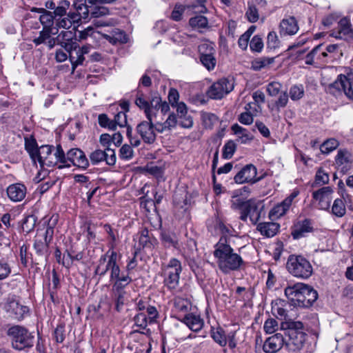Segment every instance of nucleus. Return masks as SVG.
I'll return each mask as SVG.
<instances>
[{
    "label": "nucleus",
    "mask_w": 353,
    "mask_h": 353,
    "mask_svg": "<svg viewBox=\"0 0 353 353\" xmlns=\"http://www.w3.org/2000/svg\"><path fill=\"white\" fill-rule=\"evenodd\" d=\"M213 254L216 259L219 268L224 274L238 270L243 263L241 256L234 252L225 236H222L215 244Z\"/></svg>",
    "instance_id": "1"
},
{
    "label": "nucleus",
    "mask_w": 353,
    "mask_h": 353,
    "mask_svg": "<svg viewBox=\"0 0 353 353\" xmlns=\"http://www.w3.org/2000/svg\"><path fill=\"white\" fill-rule=\"evenodd\" d=\"M285 294L294 306L309 307L317 299V292L310 285L297 283L285 289Z\"/></svg>",
    "instance_id": "2"
},
{
    "label": "nucleus",
    "mask_w": 353,
    "mask_h": 353,
    "mask_svg": "<svg viewBox=\"0 0 353 353\" xmlns=\"http://www.w3.org/2000/svg\"><path fill=\"white\" fill-rule=\"evenodd\" d=\"M284 332L285 350L289 352L300 351L306 340V334L303 332V324L301 321H289L281 323Z\"/></svg>",
    "instance_id": "3"
},
{
    "label": "nucleus",
    "mask_w": 353,
    "mask_h": 353,
    "mask_svg": "<svg viewBox=\"0 0 353 353\" xmlns=\"http://www.w3.org/2000/svg\"><path fill=\"white\" fill-rule=\"evenodd\" d=\"M178 321L182 323V326H187L193 332L200 331L203 325V320L199 315L190 312L192 303L188 298L182 299L178 297Z\"/></svg>",
    "instance_id": "4"
},
{
    "label": "nucleus",
    "mask_w": 353,
    "mask_h": 353,
    "mask_svg": "<svg viewBox=\"0 0 353 353\" xmlns=\"http://www.w3.org/2000/svg\"><path fill=\"white\" fill-rule=\"evenodd\" d=\"M7 335L13 349L21 351L33 347L34 336L25 327L13 325L7 330Z\"/></svg>",
    "instance_id": "5"
},
{
    "label": "nucleus",
    "mask_w": 353,
    "mask_h": 353,
    "mask_svg": "<svg viewBox=\"0 0 353 353\" xmlns=\"http://www.w3.org/2000/svg\"><path fill=\"white\" fill-rule=\"evenodd\" d=\"M286 268L292 275L303 279H308L313 272L310 262L301 255H290L288 259Z\"/></svg>",
    "instance_id": "6"
},
{
    "label": "nucleus",
    "mask_w": 353,
    "mask_h": 353,
    "mask_svg": "<svg viewBox=\"0 0 353 353\" xmlns=\"http://www.w3.org/2000/svg\"><path fill=\"white\" fill-rule=\"evenodd\" d=\"M353 71L345 74H340L337 79L328 86L330 93L336 94V92H343L351 99H353Z\"/></svg>",
    "instance_id": "7"
},
{
    "label": "nucleus",
    "mask_w": 353,
    "mask_h": 353,
    "mask_svg": "<svg viewBox=\"0 0 353 353\" xmlns=\"http://www.w3.org/2000/svg\"><path fill=\"white\" fill-rule=\"evenodd\" d=\"M154 117L147 118V121L140 122L136 127L137 133L145 143L152 144L157 138V125L155 126L153 120Z\"/></svg>",
    "instance_id": "8"
},
{
    "label": "nucleus",
    "mask_w": 353,
    "mask_h": 353,
    "mask_svg": "<svg viewBox=\"0 0 353 353\" xmlns=\"http://www.w3.org/2000/svg\"><path fill=\"white\" fill-rule=\"evenodd\" d=\"M234 89V83L225 78L214 82L207 91L208 96L212 99H221Z\"/></svg>",
    "instance_id": "9"
},
{
    "label": "nucleus",
    "mask_w": 353,
    "mask_h": 353,
    "mask_svg": "<svg viewBox=\"0 0 353 353\" xmlns=\"http://www.w3.org/2000/svg\"><path fill=\"white\" fill-rule=\"evenodd\" d=\"M284 332H282V329L280 332H278L270 337H268L263 345V350L266 353H275L280 350L282 347L285 349V341Z\"/></svg>",
    "instance_id": "10"
},
{
    "label": "nucleus",
    "mask_w": 353,
    "mask_h": 353,
    "mask_svg": "<svg viewBox=\"0 0 353 353\" xmlns=\"http://www.w3.org/2000/svg\"><path fill=\"white\" fill-rule=\"evenodd\" d=\"M67 166L70 167L71 164L81 168L85 169L89 165L88 159L84 152L79 148H72L66 154Z\"/></svg>",
    "instance_id": "11"
},
{
    "label": "nucleus",
    "mask_w": 353,
    "mask_h": 353,
    "mask_svg": "<svg viewBox=\"0 0 353 353\" xmlns=\"http://www.w3.org/2000/svg\"><path fill=\"white\" fill-rule=\"evenodd\" d=\"M164 285L174 294L176 288V259L170 260L164 270Z\"/></svg>",
    "instance_id": "12"
},
{
    "label": "nucleus",
    "mask_w": 353,
    "mask_h": 353,
    "mask_svg": "<svg viewBox=\"0 0 353 353\" xmlns=\"http://www.w3.org/2000/svg\"><path fill=\"white\" fill-rule=\"evenodd\" d=\"M57 43L63 48L68 52L76 50L78 44L75 33L71 30H63L56 37Z\"/></svg>",
    "instance_id": "13"
},
{
    "label": "nucleus",
    "mask_w": 353,
    "mask_h": 353,
    "mask_svg": "<svg viewBox=\"0 0 353 353\" xmlns=\"http://www.w3.org/2000/svg\"><path fill=\"white\" fill-rule=\"evenodd\" d=\"M333 190L330 186H325L313 192L312 197L319 202V208L321 210H329L332 199Z\"/></svg>",
    "instance_id": "14"
},
{
    "label": "nucleus",
    "mask_w": 353,
    "mask_h": 353,
    "mask_svg": "<svg viewBox=\"0 0 353 353\" xmlns=\"http://www.w3.org/2000/svg\"><path fill=\"white\" fill-rule=\"evenodd\" d=\"M305 63L307 65H314L327 63L325 51L323 44H319L315 46L305 57Z\"/></svg>",
    "instance_id": "15"
},
{
    "label": "nucleus",
    "mask_w": 353,
    "mask_h": 353,
    "mask_svg": "<svg viewBox=\"0 0 353 353\" xmlns=\"http://www.w3.org/2000/svg\"><path fill=\"white\" fill-rule=\"evenodd\" d=\"M256 168L252 164H248L244 166L234 177L236 183H254L259 180L256 179Z\"/></svg>",
    "instance_id": "16"
},
{
    "label": "nucleus",
    "mask_w": 353,
    "mask_h": 353,
    "mask_svg": "<svg viewBox=\"0 0 353 353\" xmlns=\"http://www.w3.org/2000/svg\"><path fill=\"white\" fill-rule=\"evenodd\" d=\"M160 101L159 96L153 97L150 101H148L146 98H136L135 104L141 110H144L146 118L154 117V110L159 105Z\"/></svg>",
    "instance_id": "17"
},
{
    "label": "nucleus",
    "mask_w": 353,
    "mask_h": 353,
    "mask_svg": "<svg viewBox=\"0 0 353 353\" xmlns=\"http://www.w3.org/2000/svg\"><path fill=\"white\" fill-rule=\"evenodd\" d=\"M325 57L327 63L339 61L344 54L345 47L342 43L324 45Z\"/></svg>",
    "instance_id": "18"
},
{
    "label": "nucleus",
    "mask_w": 353,
    "mask_h": 353,
    "mask_svg": "<svg viewBox=\"0 0 353 353\" xmlns=\"http://www.w3.org/2000/svg\"><path fill=\"white\" fill-rule=\"evenodd\" d=\"M6 192L10 200L19 202L26 197L27 188L23 183H16L10 185L6 189Z\"/></svg>",
    "instance_id": "19"
},
{
    "label": "nucleus",
    "mask_w": 353,
    "mask_h": 353,
    "mask_svg": "<svg viewBox=\"0 0 353 353\" xmlns=\"http://www.w3.org/2000/svg\"><path fill=\"white\" fill-rule=\"evenodd\" d=\"M106 253H108V259H105L104 262L106 272L110 271V279H116L118 277V274L121 272L120 267L117 262V253L114 250H110Z\"/></svg>",
    "instance_id": "20"
},
{
    "label": "nucleus",
    "mask_w": 353,
    "mask_h": 353,
    "mask_svg": "<svg viewBox=\"0 0 353 353\" xmlns=\"http://www.w3.org/2000/svg\"><path fill=\"white\" fill-rule=\"evenodd\" d=\"M299 29L298 22L294 17L284 18L279 24V33L281 36L294 35Z\"/></svg>",
    "instance_id": "21"
},
{
    "label": "nucleus",
    "mask_w": 353,
    "mask_h": 353,
    "mask_svg": "<svg viewBox=\"0 0 353 353\" xmlns=\"http://www.w3.org/2000/svg\"><path fill=\"white\" fill-rule=\"evenodd\" d=\"M99 33L112 45L126 43L128 40L125 32L117 28H112L108 33Z\"/></svg>",
    "instance_id": "22"
},
{
    "label": "nucleus",
    "mask_w": 353,
    "mask_h": 353,
    "mask_svg": "<svg viewBox=\"0 0 353 353\" xmlns=\"http://www.w3.org/2000/svg\"><path fill=\"white\" fill-rule=\"evenodd\" d=\"M6 310L10 317L19 321L23 319L28 309L26 306L19 304L18 301L12 300L7 303Z\"/></svg>",
    "instance_id": "23"
},
{
    "label": "nucleus",
    "mask_w": 353,
    "mask_h": 353,
    "mask_svg": "<svg viewBox=\"0 0 353 353\" xmlns=\"http://www.w3.org/2000/svg\"><path fill=\"white\" fill-rule=\"evenodd\" d=\"M54 147L50 145H43L39 148L36 161H38L41 167L47 165L52 167L53 161H52V152Z\"/></svg>",
    "instance_id": "24"
},
{
    "label": "nucleus",
    "mask_w": 353,
    "mask_h": 353,
    "mask_svg": "<svg viewBox=\"0 0 353 353\" xmlns=\"http://www.w3.org/2000/svg\"><path fill=\"white\" fill-rule=\"evenodd\" d=\"M336 163L341 167V170L344 173L349 170L352 164V157L351 153L347 150H339L335 158Z\"/></svg>",
    "instance_id": "25"
},
{
    "label": "nucleus",
    "mask_w": 353,
    "mask_h": 353,
    "mask_svg": "<svg viewBox=\"0 0 353 353\" xmlns=\"http://www.w3.org/2000/svg\"><path fill=\"white\" fill-rule=\"evenodd\" d=\"M178 125L184 128H190L193 125V119L188 114L187 107L183 102H178Z\"/></svg>",
    "instance_id": "26"
},
{
    "label": "nucleus",
    "mask_w": 353,
    "mask_h": 353,
    "mask_svg": "<svg viewBox=\"0 0 353 353\" xmlns=\"http://www.w3.org/2000/svg\"><path fill=\"white\" fill-rule=\"evenodd\" d=\"M261 203L253 200L246 201L247 213L249 214L250 220L252 224H256L261 217L262 208Z\"/></svg>",
    "instance_id": "27"
},
{
    "label": "nucleus",
    "mask_w": 353,
    "mask_h": 353,
    "mask_svg": "<svg viewBox=\"0 0 353 353\" xmlns=\"http://www.w3.org/2000/svg\"><path fill=\"white\" fill-rule=\"evenodd\" d=\"M313 230L312 222L310 219H305L303 221H299L295 225V229L292 232V236L295 239L303 237L306 233L311 232Z\"/></svg>",
    "instance_id": "28"
},
{
    "label": "nucleus",
    "mask_w": 353,
    "mask_h": 353,
    "mask_svg": "<svg viewBox=\"0 0 353 353\" xmlns=\"http://www.w3.org/2000/svg\"><path fill=\"white\" fill-rule=\"evenodd\" d=\"M280 228L279 224L274 222H263L257 225V230L266 237L274 236Z\"/></svg>",
    "instance_id": "29"
},
{
    "label": "nucleus",
    "mask_w": 353,
    "mask_h": 353,
    "mask_svg": "<svg viewBox=\"0 0 353 353\" xmlns=\"http://www.w3.org/2000/svg\"><path fill=\"white\" fill-rule=\"evenodd\" d=\"M231 129L237 137L236 141L240 143L246 144L253 139V136L237 123L234 124Z\"/></svg>",
    "instance_id": "30"
},
{
    "label": "nucleus",
    "mask_w": 353,
    "mask_h": 353,
    "mask_svg": "<svg viewBox=\"0 0 353 353\" xmlns=\"http://www.w3.org/2000/svg\"><path fill=\"white\" fill-rule=\"evenodd\" d=\"M110 281H114L112 285V292H125L124 288L132 281V278L126 275H121L118 274V277L113 279H110Z\"/></svg>",
    "instance_id": "31"
},
{
    "label": "nucleus",
    "mask_w": 353,
    "mask_h": 353,
    "mask_svg": "<svg viewBox=\"0 0 353 353\" xmlns=\"http://www.w3.org/2000/svg\"><path fill=\"white\" fill-rule=\"evenodd\" d=\"M53 151L54 152H52V161H53V163L52 167H54L59 163L61 164L58 166V168L59 169L67 166L66 154H65L61 145L60 144L57 145L55 150L54 149Z\"/></svg>",
    "instance_id": "32"
},
{
    "label": "nucleus",
    "mask_w": 353,
    "mask_h": 353,
    "mask_svg": "<svg viewBox=\"0 0 353 353\" xmlns=\"http://www.w3.org/2000/svg\"><path fill=\"white\" fill-rule=\"evenodd\" d=\"M25 150L29 154L32 161L36 163V158L37 157L39 148L38 147V144L34 137L31 136L29 138H25Z\"/></svg>",
    "instance_id": "33"
},
{
    "label": "nucleus",
    "mask_w": 353,
    "mask_h": 353,
    "mask_svg": "<svg viewBox=\"0 0 353 353\" xmlns=\"http://www.w3.org/2000/svg\"><path fill=\"white\" fill-rule=\"evenodd\" d=\"M155 239L152 236L147 228H143L139 232V242L143 248H151Z\"/></svg>",
    "instance_id": "34"
},
{
    "label": "nucleus",
    "mask_w": 353,
    "mask_h": 353,
    "mask_svg": "<svg viewBox=\"0 0 353 353\" xmlns=\"http://www.w3.org/2000/svg\"><path fill=\"white\" fill-rule=\"evenodd\" d=\"M176 125V116L174 113H172L169 115L165 122L157 124V131L159 132H163L175 128Z\"/></svg>",
    "instance_id": "35"
},
{
    "label": "nucleus",
    "mask_w": 353,
    "mask_h": 353,
    "mask_svg": "<svg viewBox=\"0 0 353 353\" xmlns=\"http://www.w3.org/2000/svg\"><path fill=\"white\" fill-rule=\"evenodd\" d=\"M201 117L203 126L208 129H212L219 120L216 114L206 112H201Z\"/></svg>",
    "instance_id": "36"
},
{
    "label": "nucleus",
    "mask_w": 353,
    "mask_h": 353,
    "mask_svg": "<svg viewBox=\"0 0 353 353\" xmlns=\"http://www.w3.org/2000/svg\"><path fill=\"white\" fill-rule=\"evenodd\" d=\"M161 239L167 248H176V234L173 231L165 230L161 232Z\"/></svg>",
    "instance_id": "37"
},
{
    "label": "nucleus",
    "mask_w": 353,
    "mask_h": 353,
    "mask_svg": "<svg viewBox=\"0 0 353 353\" xmlns=\"http://www.w3.org/2000/svg\"><path fill=\"white\" fill-rule=\"evenodd\" d=\"M292 198H286L281 203L275 206L272 210V214L281 216L285 214L292 205Z\"/></svg>",
    "instance_id": "38"
},
{
    "label": "nucleus",
    "mask_w": 353,
    "mask_h": 353,
    "mask_svg": "<svg viewBox=\"0 0 353 353\" xmlns=\"http://www.w3.org/2000/svg\"><path fill=\"white\" fill-rule=\"evenodd\" d=\"M189 24L193 28H208V20L204 16L197 15L190 19Z\"/></svg>",
    "instance_id": "39"
},
{
    "label": "nucleus",
    "mask_w": 353,
    "mask_h": 353,
    "mask_svg": "<svg viewBox=\"0 0 353 353\" xmlns=\"http://www.w3.org/2000/svg\"><path fill=\"white\" fill-rule=\"evenodd\" d=\"M285 304V301L281 299L276 300L274 302H272V312L277 316H280L281 318H284V319H286L288 314L287 310L283 308Z\"/></svg>",
    "instance_id": "40"
},
{
    "label": "nucleus",
    "mask_w": 353,
    "mask_h": 353,
    "mask_svg": "<svg viewBox=\"0 0 353 353\" xmlns=\"http://www.w3.org/2000/svg\"><path fill=\"white\" fill-rule=\"evenodd\" d=\"M346 208L343 201L341 199L334 200L332 207V213L336 217H342L345 214Z\"/></svg>",
    "instance_id": "41"
},
{
    "label": "nucleus",
    "mask_w": 353,
    "mask_h": 353,
    "mask_svg": "<svg viewBox=\"0 0 353 353\" xmlns=\"http://www.w3.org/2000/svg\"><path fill=\"white\" fill-rule=\"evenodd\" d=\"M339 145V141L334 138L325 141L320 146V150L323 154H329L334 150Z\"/></svg>",
    "instance_id": "42"
},
{
    "label": "nucleus",
    "mask_w": 353,
    "mask_h": 353,
    "mask_svg": "<svg viewBox=\"0 0 353 353\" xmlns=\"http://www.w3.org/2000/svg\"><path fill=\"white\" fill-rule=\"evenodd\" d=\"M211 336L214 341L220 345L221 347H224L227 344V339L225 334V332L221 327H217L216 330H212L211 332Z\"/></svg>",
    "instance_id": "43"
},
{
    "label": "nucleus",
    "mask_w": 353,
    "mask_h": 353,
    "mask_svg": "<svg viewBox=\"0 0 353 353\" xmlns=\"http://www.w3.org/2000/svg\"><path fill=\"white\" fill-rule=\"evenodd\" d=\"M68 53L69 59L72 64V70L74 71L78 65L83 64V62L85 59L83 57L84 54L80 53L77 50L70 51Z\"/></svg>",
    "instance_id": "44"
},
{
    "label": "nucleus",
    "mask_w": 353,
    "mask_h": 353,
    "mask_svg": "<svg viewBox=\"0 0 353 353\" xmlns=\"http://www.w3.org/2000/svg\"><path fill=\"white\" fill-rule=\"evenodd\" d=\"M236 149V145L232 140H230L225 143L223 148L222 157L225 159H230L232 157Z\"/></svg>",
    "instance_id": "45"
},
{
    "label": "nucleus",
    "mask_w": 353,
    "mask_h": 353,
    "mask_svg": "<svg viewBox=\"0 0 353 353\" xmlns=\"http://www.w3.org/2000/svg\"><path fill=\"white\" fill-rule=\"evenodd\" d=\"M274 61V58H269V57H261L256 59L252 62V68L255 70H260L262 68H264Z\"/></svg>",
    "instance_id": "46"
},
{
    "label": "nucleus",
    "mask_w": 353,
    "mask_h": 353,
    "mask_svg": "<svg viewBox=\"0 0 353 353\" xmlns=\"http://www.w3.org/2000/svg\"><path fill=\"white\" fill-rule=\"evenodd\" d=\"M199 52L200 57H206L209 55H214L216 50L214 45L212 43H203L199 46Z\"/></svg>",
    "instance_id": "47"
},
{
    "label": "nucleus",
    "mask_w": 353,
    "mask_h": 353,
    "mask_svg": "<svg viewBox=\"0 0 353 353\" xmlns=\"http://www.w3.org/2000/svg\"><path fill=\"white\" fill-rule=\"evenodd\" d=\"M350 27V21L347 18H343L339 22V33L353 37V30Z\"/></svg>",
    "instance_id": "48"
},
{
    "label": "nucleus",
    "mask_w": 353,
    "mask_h": 353,
    "mask_svg": "<svg viewBox=\"0 0 353 353\" xmlns=\"http://www.w3.org/2000/svg\"><path fill=\"white\" fill-rule=\"evenodd\" d=\"M108 253H105L101 256L100 259L98 261V264L94 270V275L99 276V279L101 277L104 276L107 272L106 268H105L104 262L105 259H108Z\"/></svg>",
    "instance_id": "49"
},
{
    "label": "nucleus",
    "mask_w": 353,
    "mask_h": 353,
    "mask_svg": "<svg viewBox=\"0 0 353 353\" xmlns=\"http://www.w3.org/2000/svg\"><path fill=\"white\" fill-rule=\"evenodd\" d=\"M37 217L34 215L26 216L22 221L23 230L27 233L30 232L34 228Z\"/></svg>",
    "instance_id": "50"
},
{
    "label": "nucleus",
    "mask_w": 353,
    "mask_h": 353,
    "mask_svg": "<svg viewBox=\"0 0 353 353\" xmlns=\"http://www.w3.org/2000/svg\"><path fill=\"white\" fill-rule=\"evenodd\" d=\"M39 21L43 26V28H52L54 24V15L52 12L46 10L43 14L39 17Z\"/></svg>",
    "instance_id": "51"
},
{
    "label": "nucleus",
    "mask_w": 353,
    "mask_h": 353,
    "mask_svg": "<svg viewBox=\"0 0 353 353\" xmlns=\"http://www.w3.org/2000/svg\"><path fill=\"white\" fill-rule=\"evenodd\" d=\"M52 34H55L52 32V28H43V30L39 32V36L34 39L33 42L36 46L43 43L50 38Z\"/></svg>",
    "instance_id": "52"
},
{
    "label": "nucleus",
    "mask_w": 353,
    "mask_h": 353,
    "mask_svg": "<svg viewBox=\"0 0 353 353\" xmlns=\"http://www.w3.org/2000/svg\"><path fill=\"white\" fill-rule=\"evenodd\" d=\"M289 95L292 101H297L304 95V88L302 85L292 86L290 89Z\"/></svg>",
    "instance_id": "53"
},
{
    "label": "nucleus",
    "mask_w": 353,
    "mask_h": 353,
    "mask_svg": "<svg viewBox=\"0 0 353 353\" xmlns=\"http://www.w3.org/2000/svg\"><path fill=\"white\" fill-rule=\"evenodd\" d=\"M200 61L202 65L209 71L214 69L216 60L214 55H209L206 57H200Z\"/></svg>",
    "instance_id": "54"
},
{
    "label": "nucleus",
    "mask_w": 353,
    "mask_h": 353,
    "mask_svg": "<svg viewBox=\"0 0 353 353\" xmlns=\"http://www.w3.org/2000/svg\"><path fill=\"white\" fill-rule=\"evenodd\" d=\"M279 327L278 322L273 318L268 319L263 325V330L266 334H273Z\"/></svg>",
    "instance_id": "55"
},
{
    "label": "nucleus",
    "mask_w": 353,
    "mask_h": 353,
    "mask_svg": "<svg viewBox=\"0 0 353 353\" xmlns=\"http://www.w3.org/2000/svg\"><path fill=\"white\" fill-rule=\"evenodd\" d=\"M329 180L330 179L328 174L326 173L324 170L319 169L316 173L315 181L313 186L326 184L329 182Z\"/></svg>",
    "instance_id": "56"
},
{
    "label": "nucleus",
    "mask_w": 353,
    "mask_h": 353,
    "mask_svg": "<svg viewBox=\"0 0 353 353\" xmlns=\"http://www.w3.org/2000/svg\"><path fill=\"white\" fill-rule=\"evenodd\" d=\"M134 321L136 326L143 330L147 327L148 323L149 322V319H148L147 315L143 312L137 314L134 316Z\"/></svg>",
    "instance_id": "57"
},
{
    "label": "nucleus",
    "mask_w": 353,
    "mask_h": 353,
    "mask_svg": "<svg viewBox=\"0 0 353 353\" xmlns=\"http://www.w3.org/2000/svg\"><path fill=\"white\" fill-rule=\"evenodd\" d=\"M105 150H96L90 154V159L92 164L96 165L105 161Z\"/></svg>",
    "instance_id": "58"
},
{
    "label": "nucleus",
    "mask_w": 353,
    "mask_h": 353,
    "mask_svg": "<svg viewBox=\"0 0 353 353\" xmlns=\"http://www.w3.org/2000/svg\"><path fill=\"white\" fill-rule=\"evenodd\" d=\"M141 206L144 208L147 212H150L152 210H155V202L154 201L148 197V195L143 196L140 198Z\"/></svg>",
    "instance_id": "59"
},
{
    "label": "nucleus",
    "mask_w": 353,
    "mask_h": 353,
    "mask_svg": "<svg viewBox=\"0 0 353 353\" xmlns=\"http://www.w3.org/2000/svg\"><path fill=\"white\" fill-rule=\"evenodd\" d=\"M250 48L252 51L261 52L263 48L262 39L258 35L253 37L250 43Z\"/></svg>",
    "instance_id": "60"
},
{
    "label": "nucleus",
    "mask_w": 353,
    "mask_h": 353,
    "mask_svg": "<svg viewBox=\"0 0 353 353\" xmlns=\"http://www.w3.org/2000/svg\"><path fill=\"white\" fill-rule=\"evenodd\" d=\"M246 16L248 21L251 23H254L258 21L259 18L258 10L254 5H250L246 11Z\"/></svg>",
    "instance_id": "61"
},
{
    "label": "nucleus",
    "mask_w": 353,
    "mask_h": 353,
    "mask_svg": "<svg viewBox=\"0 0 353 353\" xmlns=\"http://www.w3.org/2000/svg\"><path fill=\"white\" fill-rule=\"evenodd\" d=\"M281 87L280 83L273 81L268 84L266 90L270 96L275 97L280 92Z\"/></svg>",
    "instance_id": "62"
},
{
    "label": "nucleus",
    "mask_w": 353,
    "mask_h": 353,
    "mask_svg": "<svg viewBox=\"0 0 353 353\" xmlns=\"http://www.w3.org/2000/svg\"><path fill=\"white\" fill-rule=\"evenodd\" d=\"M109 9L105 6H96L90 11L92 18H99L109 14Z\"/></svg>",
    "instance_id": "63"
},
{
    "label": "nucleus",
    "mask_w": 353,
    "mask_h": 353,
    "mask_svg": "<svg viewBox=\"0 0 353 353\" xmlns=\"http://www.w3.org/2000/svg\"><path fill=\"white\" fill-rule=\"evenodd\" d=\"M54 338L57 343H62L65 339V325L59 324L54 331Z\"/></svg>",
    "instance_id": "64"
}]
</instances>
